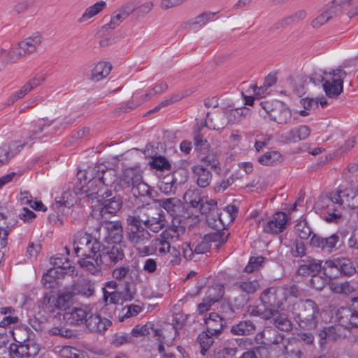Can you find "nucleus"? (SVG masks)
<instances>
[{
	"mask_svg": "<svg viewBox=\"0 0 358 358\" xmlns=\"http://www.w3.org/2000/svg\"><path fill=\"white\" fill-rule=\"evenodd\" d=\"M276 290L274 288H268L263 292L260 299L263 306H257L252 308L250 314L259 316L264 320H273V325L283 331H289L292 329V324L287 316L275 309L280 308L279 304H275V299Z\"/></svg>",
	"mask_w": 358,
	"mask_h": 358,
	"instance_id": "1",
	"label": "nucleus"
},
{
	"mask_svg": "<svg viewBox=\"0 0 358 358\" xmlns=\"http://www.w3.org/2000/svg\"><path fill=\"white\" fill-rule=\"evenodd\" d=\"M73 245L77 257H81L79 265L87 271L84 262H94L102 243L90 234L78 231L73 236Z\"/></svg>",
	"mask_w": 358,
	"mask_h": 358,
	"instance_id": "2",
	"label": "nucleus"
},
{
	"mask_svg": "<svg viewBox=\"0 0 358 358\" xmlns=\"http://www.w3.org/2000/svg\"><path fill=\"white\" fill-rule=\"evenodd\" d=\"M122 189L131 193L136 198L151 195V188L143 180L142 171L138 167H129L123 170L115 192Z\"/></svg>",
	"mask_w": 358,
	"mask_h": 358,
	"instance_id": "3",
	"label": "nucleus"
},
{
	"mask_svg": "<svg viewBox=\"0 0 358 358\" xmlns=\"http://www.w3.org/2000/svg\"><path fill=\"white\" fill-rule=\"evenodd\" d=\"M124 257V252L120 245L105 247L102 245L94 262L85 263L87 271L94 275H101L103 268L111 267Z\"/></svg>",
	"mask_w": 358,
	"mask_h": 358,
	"instance_id": "4",
	"label": "nucleus"
},
{
	"mask_svg": "<svg viewBox=\"0 0 358 358\" xmlns=\"http://www.w3.org/2000/svg\"><path fill=\"white\" fill-rule=\"evenodd\" d=\"M292 313L299 327L304 329H315L317 325L319 308L310 299L299 300L292 306Z\"/></svg>",
	"mask_w": 358,
	"mask_h": 358,
	"instance_id": "5",
	"label": "nucleus"
},
{
	"mask_svg": "<svg viewBox=\"0 0 358 358\" xmlns=\"http://www.w3.org/2000/svg\"><path fill=\"white\" fill-rule=\"evenodd\" d=\"M94 171V169L92 167H88L85 171L83 185L80 187V191L92 200L96 199L98 202L111 196L112 190L102 184Z\"/></svg>",
	"mask_w": 358,
	"mask_h": 358,
	"instance_id": "6",
	"label": "nucleus"
},
{
	"mask_svg": "<svg viewBox=\"0 0 358 358\" xmlns=\"http://www.w3.org/2000/svg\"><path fill=\"white\" fill-rule=\"evenodd\" d=\"M261 342L266 348L280 357L287 352V348L292 345L291 341L283 334L271 327L265 328L260 334Z\"/></svg>",
	"mask_w": 358,
	"mask_h": 358,
	"instance_id": "7",
	"label": "nucleus"
},
{
	"mask_svg": "<svg viewBox=\"0 0 358 358\" xmlns=\"http://www.w3.org/2000/svg\"><path fill=\"white\" fill-rule=\"evenodd\" d=\"M323 271L332 278H336L338 274L351 276L355 273L356 268L350 259L337 257L327 260L323 265Z\"/></svg>",
	"mask_w": 358,
	"mask_h": 358,
	"instance_id": "8",
	"label": "nucleus"
},
{
	"mask_svg": "<svg viewBox=\"0 0 358 358\" xmlns=\"http://www.w3.org/2000/svg\"><path fill=\"white\" fill-rule=\"evenodd\" d=\"M262 108L269 116L271 120L280 124H286L292 118L289 108L280 101H265L260 103Z\"/></svg>",
	"mask_w": 358,
	"mask_h": 358,
	"instance_id": "9",
	"label": "nucleus"
},
{
	"mask_svg": "<svg viewBox=\"0 0 358 358\" xmlns=\"http://www.w3.org/2000/svg\"><path fill=\"white\" fill-rule=\"evenodd\" d=\"M125 235L128 241L134 247L143 246L150 241V233L142 224L127 221Z\"/></svg>",
	"mask_w": 358,
	"mask_h": 358,
	"instance_id": "10",
	"label": "nucleus"
},
{
	"mask_svg": "<svg viewBox=\"0 0 358 358\" xmlns=\"http://www.w3.org/2000/svg\"><path fill=\"white\" fill-rule=\"evenodd\" d=\"M73 297L71 291L59 292L57 295L45 294L43 303L45 308L50 312H52L55 309L64 310L66 312L71 308L69 306V304Z\"/></svg>",
	"mask_w": 358,
	"mask_h": 358,
	"instance_id": "11",
	"label": "nucleus"
},
{
	"mask_svg": "<svg viewBox=\"0 0 358 358\" xmlns=\"http://www.w3.org/2000/svg\"><path fill=\"white\" fill-rule=\"evenodd\" d=\"M332 76V80L325 81L322 86L329 98H336L343 92V79L346 76V73L339 68L333 71Z\"/></svg>",
	"mask_w": 358,
	"mask_h": 358,
	"instance_id": "12",
	"label": "nucleus"
},
{
	"mask_svg": "<svg viewBox=\"0 0 358 358\" xmlns=\"http://www.w3.org/2000/svg\"><path fill=\"white\" fill-rule=\"evenodd\" d=\"M338 320L347 328H358V297L352 300L350 308H341L336 313Z\"/></svg>",
	"mask_w": 358,
	"mask_h": 358,
	"instance_id": "13",
	"label": "nucleus"
},
{
	"mask_svg": "<svg viewBox=\"0 0 358 358\" xmlns=\"http://www.w3.org/2000/svg\"><path fill=\"white\" fill-rule=\"evenodd\" d=\"M287 215L284 212L278 211L270 220L259 222V224L262 225L264 233L278 234L287 228Z\"/></svg>",
	"mask_w": 358,
	"mask_h": 358,
	"instance_id": "14",
	"label": "nucleus"
},
{
	"mask_svg": "<svg viewBox=\"0 0 358 358\" xmlns=\"http://www.w3.org/2000/svg\"><path fill=\"white\" fill-rule=\"evenodd\" d=\"M90 310L87 307L77 308L71 307L68 309V311L64 312L63 314L58 313L55 316L54 320H60L62 316L63 320L66 323L71 325H81L85 324Z\"/></svg>",
	"mask_w": 358,
	"mask_h": 358,
	"instance_id": "15",
	"label": "nucleus"
},
{
	"mask_svg": "<svg viewBox=\"0 0 358 358\" xmlns=\"http://www.w3.org/2000/svg\"><path fill=\"white\" fill-rule=\"evenodd\" d=\"M101 226L106 231L105 237L108 243L120 245L123 238V228L120 221H103Z\"/></svg>",
	"mask_w": 358,
	"mask_h": 358,
	"instance_id": "16",
	"label": "nucleus"
},
{
	"mask_svg": "<svg viewBox=\"0 0 358 358\" xmlns=\"http://www.w3.org/2000/svg\"><path fill=\"white\" fill-rule=\"evenodd\" d=\"M310 129L306 125L294 127L278 136L279 141L285 144L296 143L306 139L310 134Z\"/></svg>",
	"mask_w": 358,
	"mask_h": 358,
	"instance_id": "17",
	"label": "nucleus"
},
{
	"mask_svg": "<svg viewBox=\"0 0 358 358\" xmlns=\"http://www.w3.org/2000/svg\"><path fill=\"white\" fill-rule=\"evenodd\" d=\"M94 169V171L97 177L100 179L102 184L110 189L117 184V176L115 169L106 167L104 164H97L92 167Z\"/></svg>",
	"mask_w": 358,
	"mask_h": 358,
	"instance_id": "18",
	"label": "nucleus"
},
{
	"mask_svg": "<svg viewBox=\"0 0 358 358\" xmlns=\"http://www.w3.org/2000/svg\"><path fill=\"white\" fill-rule=\"evenodd\" d=\"M10 350L15 358H34L39 352L38 345L32 341L20 344L11 343Z\"/></svg>",
	"mask_w": 358,
	"mask_h": 358,
	"instance_id": "19",
	"label": "nucleus"
},
{
	"mask_svg": "<svg viewBox=\"0 0 358 358\" xmlns=\"http://www.w3.org/2000/svg\"><path fill=\"white\" fill-rule=\"evenodd\" d=\"M101 203V207L99 210V215L97 214L98 210L94 209L92 211V216H94L98 218V216L103 217V214L109 213V214H115L117 210H120L122 206V199L119 195H111L109 197L103 199L101 201H98Z\"/></svg>",
	"mask_w": 358,
	"mask_h": 358,
	"instance_id": "20",
	"label": "nucleus"
},
{
	"mask_svg": "<svg viewBox=\"0 0 358 358\" xmlns=\"http://www.w3.org/2000/svg\"><path fill=\"white\" fill-rule=\"evenodd\" d=\"M221 110L227 126L238 124L243 119L250 115V110L246 107L240 108H222Z\"/></svg>",
	"mask_w": 358,
	"mask_h": 358,
	"instance_id": "21",
	"label": "nucleus"
},
{
	"mask_svg": "<svg viewBox=\"0 0 358 358\" xmlns=\"http://www.w3.org/2000/svg\"><path fill=\"white\" fill-rule=\"evenodd\" d=\"M351 3L348 0H332L326 4L323 10L329 15L331 20L338 17L343 14L350 11Z\"/></svg>",
	"mask_w": 358,
	"mask_h": 358,
	"instance_id": "22",
	"label": "nucleus"
},
{
	"mask_svg": "<svg viewBox=\"0 0 358 358\" xmlns=\"http://www.w3.org/2000/svg\"><path fill=\"white\" fill-rule=\"evenodd\" d=\"M73 296L80 295L84 297H90L95 293L94 282L86 278H80L72 285L71 290Z\"/></svg>",
	"mask_w": 358,
	"mask_h": 358,
	"instance_id": "23",
	"label": "nucleus"
},
{
	"mask_svg": "<svg viewBox=\"0 0 358 358\" xmlns=\"http://www.w3.org/2000/svg\"><path fill=\"white\" fill-rule=\"evenodd\" d=\"M224 290L221 287L210 288L201 303L198 305V311L203 314L208 311L211 306L220 300L223 296Z\"/></svg>",
	"mask_w": 358,
	"mask_h": 358,
	"instance_id": "24",
	"label": "nucleus"
},
{
	"mask_svg": "<svg viewBox=\"0 0 358 358\" xmlns=\"http://www.w3.org/2000/svg\"><path fill=\"white\" fill-rule=\"evenodd\" d=\"M322 264V261L308 257L305 259L301 260V264L297 270V273L301 276H312L319 274L321 270L323 269Z\"/></svg>",
	"mask_w": 358,
	"mask_h": 358,
	"instance_id": "25",
	"label": "nucleus"
},
{
	"mask_svg": "<svg viewBox=\"0 0 358 358\" xmlns=\"http://www.w3.org/2000/svg\"><path fill=\"white\" fill-rule=\"evenodd\" d=\"M111 324L112 322L108 319L102 318L90 311L85 325L92 332L103 334Z\"/></svg>",
	"mask_w": 358,
	"mask_h": 358,
	"instance_id": "26",
	"label": "nucleus"
},
{
	"mask_svg": "<svg viewBox=\"0 0 358 358\" xmlns=\"http://www.w3.org/2000/svg\"><path fill=\"white\" fill-rule=\"evenodd\" d=\"M157 202L160 207L173 217L180 216L184 210L182 202L176 197L159 199L157 200Z\"/></svg>",
	"mask_w": 358,
	"mask_h": 358,
	"instance_id": "27",
	"label": "nucleus"
},
{
	"mask_svg": "<svg viewBox=\"0 0 358 358\" xmlns=\"http://www.w3.org/2000/svg\"><path fill=\"white\" fill-rule=\"evenodd\" d=\"M43 42V36L38 32L25 38L17 44L18 49L22 50L24 55L34 53Z\"/></svg>",
	"mask_w": 358,
	"mask_h": 358,
	"instance_id": "28",
	"label": "nucleus"
},
{
	"mask_svg": "<svg viewBox=\"0 0 358 358\" xmlns=\"http://www.w3.org/2000/svg\"><path fill=\"white\" fill-rule=\"evenodd\" d=\"M206 330L210 335L220 334L226 327L224 319L216 313H210L208 317L204 319Z\"/></svg>",
	"mask_w": 358,
	"mask_h": 358,
	"instance_id": "29",
	"label": "nucleus"
},
{
	"mask_svg": "<svg viewBox=\"0 0 358 358\" xmlns=\"http://www.w3.org/2000/svg\"><path fill=\"white\" fill-rule=\"evenodd\" d=\"M193 178L196 180L197 185L204 188L208 187L212 180V173L202 164H197L192 168Z\"/></svg>",
	"mask_w": 358,
	"mask_h": 358,
	"instance_id": "30",
	"label": "nucleus"
},
{
	"mask_svg": "<svg viewBox=\"0 0 358 358\" xmlns=\"http://www.w3.org/2000/svg\"><path fill=\"white\" fill-rule=\"evenodd\" d=\"M231 332L237 336H249L255 334L256 325L253 321L245 320L240 321L238 324L231 327Z\"/></svg>",
	"mask_w": 358,
	"mask_h": 358,
	"instance_id": "31",
	"label": "nucleus"
},
{
	"mask_svg": "<svg viewBox=\"0 0 358 358\" xmlns=\"http://www.w3.org/2000/svg\"><path fill=\"white\" fill-rule=\"evenodd\" d=\"M112 69V66L106 62H100L95 64L91 71L90 80L98 82L108 76Z\"/></svg>",
	"mask_w": 358,
	"mask_h": 358,
	"instance_id": "32",
	"label": "nucleus"
},
{
	"mask_svg": "<svg viewBox=\"0 0 358 358\" xmlns=\"http://www.w3.org/2000/svg\"><path fill=\"white\" fill-rule=\"evenodd\" d=\"M206 127L213 130L224 129L227 125L222 110H217L213 114L208 113L204 124Z\"/></svg>",
	"mask_w": 358,
	"mask_h": 358,
	"instance_id": "33",
	"label": "nucleus"
},
{
	"mask_svg": "<svg viewBox=\"0 0 358 358\" xmlns=\"http://www.w3.org/2000/svg\"><path fill=\"white\" fill-rule=\"evenodd\" d=\"M185 232V228L182 226L179 221H173L172 224L166 228L162 234L169 241L178 240Z\"/></svg>",
	"mask_w": 358,
	"mask_h": 358,
	"instance_id": "34",
	"label": "nucleus"
},
{
	"mask_svg": "<svg viewBox=\"0 0 358 358\" xmlns=\"http://www.w3.org/2000/svg\"><path fill=\"white\" fill-rule=\"evenodd\" d=\"M234 284L250 296H252L260 287L259 283L257 280H252L251 278L244 277H241Z\"/></svg>",
	"mask_w": 358,
	"mask_h": 358,
	"instance_id": "35",
	"label": "nucleus"
},
{
	"mask_svg": "<svg viewBox=\"0 0 358 358\" xmlns=\"http://www.w3.org/2000/svg\"><path fill=\"white\" fill-rule=\"evenodd\" d=\"M232 301L234 306L239 309L244 307L250 301L251 296L243 292L236 285H232Z\"/></svg>",
	"mask_w": 358,
	"mask_h": 358,
	"instance_id": "36",
	"label": "nucleus"
},
{
	"mask_svg": "<svg viewBox=\"0 0 358 358\" xmlns=\"http://www.w3.org/2000/svg\"><path fill=\"white\" fill-rule=\"evenodd\" d=\"M229 234H227L224 231H220V229L217 231L208 234L204 236V238L209 244H211V248L218 249L219 247L227 242Z\"/></svg>",
	"mask_w": 358,
	"mask_h": 358,
	"instance_id": "37",
	"label": "nucleus"
},
{
	"mask_svg": "<svg viewBox=\"0 0 358 358\" xmlns=\"http://www.w3.org/2000/svg\"><path fill=\"white\" fill-rule=\"evenodd\" d=\"M201 162H203L206 166H210L211 169L216 173H219L221 171L220 164L218 159V157L215 152H206V154H200Z\"/></svg>",
	"mask_w": 358,
	"mask_h": 358,
	"instance_id": "38",
	"label": "nucleus"
},
{
	"mask_svg": "<svg viewBox=\"0 0 358 358\" xmlns=\"http://www.w3.org/2000/svg\"><path fill=\"white\" fill-rule=\"evenodd\" d=\"M151 206L146 205L138 207L131 215H128L127 221H131L139 224H143L147 219V215Z\"/></svg>",
	"mask_w": 358,
	"mask_h": 358,
	"instance_id": "39",
	"label": "nucleus"
},
{
	"mask_svg": "<svg viewBox=\"0 0 358 358\" xmlns=\"http://www.w3.org/2000/svg\"><path fill=\"white\" fill-rule=\"evenodd\" d=\"M106 6V3L103 1H101L96 2L94 5L88 7L83 15L79 18V22H84L89 19L93 17L98 13H99L101 10H103Z\"/></svg>",
	"mask_w": 358,
	"mask_h": 358,
	"instance_id": "40",
	"label": "nucleus"
},
{
	"mask_svg": "<svg viewBox=\"0 0 358 358\" xmlns=\"http://www.w3.org/2000/svg\"><path fill=\"white\" fill-rule=\"evenodd\" d=\"M207 331L200 333L196 338V343H198L201 348V354L205 355L210 346L214 343V338Z\"/></svg>",
	"mask_w": 358,
	"mask_h": 358,
	"instance_id": "41",
	"label": "nucleus"
},
{
	"mask_svg": "<svg viewBox=\"0 0 358 358\" xmlns=\"http://www.w3.org/2000/svg\"><path fill=\"white\" fill-rule=\"evenodd\" d=\"M216 13L213 12H204L202 13L194 18L189 20L185 22L183 25L185 28L192 25L199 24L200 26L206 24L208 21L213 19Z\"/></svg>",
	"mask_w": 358,
	"mask_h": 358,
	"instance_id": "42",
	"label": "nucleus"
},
{
	"mask_svg": "<svg viewBox=\"0 0 358 358\" xmlns=\"http://www.w3.org/2000/svg\"><path fill=\"white\" fill-rule=\"evenodd\" d=\"M141 310L142 308L138 305L125 306L119 312L118 320L120 322H123L126 319L136 316Z\"/></svg>",
	"mask_w": 358,
	"mask_h": 358,
	"instance_id": "43",
	"label": "nucleus"
},
{
	"mask_svg": "<svg viewBox=\"0 0 358 358\" xmlns=\"http://www.w3.org/2000/svg\"><path fill=\"white\" fill-rule=\"evenodd\" d=\"M166 224V221L165 219V216L162 211L159 212V215L155 217V218L151 220V222L148 225L146 229L149 231H151L154 233H158L163 228L165 227Z\"/></svg>",
	"mask_w": 358,
	"mask_h": 358,
	"instance_id": "44",
	"label": "nucleus"
},
{
	"mask_svg": "<svg viewBox=\"0 0 358 358\" xmlns=\"http://www.w3.org/2000/svg\"><path fill=\"white\" fill-rule=\"evenodd\" d=\"M151 242L155 252L158 251L160 254H166L170 252V243L168 239L163 237L162 234Z\"/></svg>",
	"mask_w": 358,
	"mask_h": 358,
	"instance_id": "45",
	"label": "nucleus"
},
{
	"mask_svg": "<svg viewBox=\"0 0 358 358\" xmlns=\"http://www.w3.org/2000/svg\"><path fill=\"white\" fill-rule=\"evenodd\" d=\"M63 272L61 268H50L43 275L42 281L45 286L48 288L54 287L53 283L56 281V278H59V275H62Z\"/></svg>",
	"mask_w": 358,
	"mask_h": 358,
	"instance_id": "46",
	"label": "nucleus"
},
{
	"mask_svg": "<svg viewBox=\"0 0 358 358\" xmlns=\"http://www.w3.org/2000/svg\"><path fill=\"white\" fill-rule=\"evenodd\" d=\"M46 79L47 75L45 73H38L22 87L27 92V94H28L35 87L43 85V83L46 80Z\"/></svg>",
	"mask_w": 358,
	"mask_h": 358,
	"instance_id": "47",
	"label": "nucleus"
},
{
	"mask_svg": "<svg viewBox=\"0 0 358 358\" xmlns=\"http://www.w3.org/2000/svg\"><path fill=\"white\" fill-rule=\"evenodd\" d=\"M199 201L196 208H199L201 214L206 215V216L217 209V202L213 199L208 200L203 198Z\"/></svg>",
	"mask_w": 358,
	"mask_h": 358,
	"instance_id": "48",
	"label": "nucleus"
},
{
	"mask_svg": "<svg viewBox=\"0 0 358 358\" xmlns=\"http://www.w3.org/2000/svg\"><path fill=\"white\" fill-rule=\"evenodd\" d=\"M202 199L200 197L199 189L196 188H190L184 194L185 201L189 203L192 208H197L199 201Z\"/></svg>",
	"mask_w": 358,
	"mask_h": 358,
	"instance_id": "49",
	"label": "nucleus"
},
{
	"mask_svg": "<svg viewBox=\"0 0 358 358\" xmlns=\"http://www.w3.org/2000/svg\"><path fill=\"white\" fill-rule=\"evenodd\" d=\"M126 271L127 272L125 273V279H124L125 280V282H129L130 283L136 285L141 282L139 271L137 268L127 265Z\"/></svg>",
	"mask_w": 358,
	"mask_h": 358,
	"instance_id": "50",
	"label": "nucleus"
},
{
	"mask_svg": "<svg viewBox=\"0 0 358 358\" xmlns=\"http://www.w3.org/2000/svg\"><path fill=\"white\" fill-rule=\"evenodd\" d=\"M206 222L208 225L213 229H218L224 226L223 221L221 218V213H219L218 209L206 216Z\"/></svg>",
	"mask_w": 358,
	"mask_h": 358,
	"instance_id": "51",
	"label": "nucleus"
},
{
	"mask_svg": "<svg viewBox=\"0 0 358 358\" xmlns=\"http://www.w3.org/2000/svg\"><path fill=\"white\" fill-rule=\"evenodd\" d=\"M136 285L126 282L123 290L120 292L122 300L124 301H132L136 294Z\"/></svg>",
	"mask_w": 358,
	"mask_h": 358,
	"instance_id": "52",
	"label": "nucleus"
},
{
	"mask_svg": "<svg viewBox=\"0 0 358 358\" xmlns=\"http://www.w3.org/2000/svg\"><path fill=\"white\" fill-rule=\"evenodd\" d=\"M150 166L157 170H170L171 164L163 156H157L152 157V160L150 162Z\"/></svg>",
	"mask_w": 358,
	"mask_h": 358,
	"instance_id": "53",
	"label": "nucleus"
},
{
	"mask_svg": "<svg viewBox=\"0 0 358 358\" xmlns=\"http://www.w3.org/2000/svg\"><path fill=\"white\" fill-rule=\"evenodd\" d=\"M296 233L301 239H307L311 234V230L306 220H301L295 225Z\"/></svg>",
	"mask_w": 358,
	"mask_h": 358,
	"instance_id": "54",
	"label": "nucleus"
},
{
	"mask_svg": "<svg viewBox=\"0 0 358 358\" xmlns=\"http://www.w3.org/2000/svg\"><path fill=\"white\" fill-rule=\"evenodd\" d=\"M173 182L177 185L184 184L189 177L188 171L185 168H178L172 173Z\"/></svg>",
	"mask_w": 358,
	"mask_h": 358,
	"instance_id": "55",
	"label": "nucleus"
},
{
	"mask_svg": "<svg viewBox=\"0 0 358 358\" xmlns=\"http://www.w3.org/2000/svg\"><path fill=\"white\" fill-rule=\"evenodd\" d=\"M131 342H132V336L126 333H117L113 336L111 339V343L115 347Z\"/></svg>",
	"mask_w": 358,
	"mask_h": 358,
	"instance_id": "56",
	"label": "nucleus"
},
{
	"mask_svg": "<svg viewBox=\"0 0 358 358\" xmlns=\"http://www.w3.org/2000/svg\"><path fill=\"white\" fill-rule=\"evenodd\" d=\"M15 343L20 344L27 343L29 340V331L27 328H18L14 330L13 333Z\"/></svg>",
	"mask_w": 358,
	"mask_h": 358,
	"instance_id": "57",
	"label": "nucleus"
},
{
	"mask_svg": "<svg viewBox=\"0 0 358 358\" xmlns=\"http://www.w3.org/2000/svg\"><path fill=\"white\" fill-rule=\"evenodd\" d=\"M195 149L200 152V154H206L208 151L210 145L206 139L201 135L197 134L194 136Z\"/></svg>",
	"mask_w": 358,
	"mask_h": 358,
	"instance_id": "58",
	"label": "nucleus"
},
{
	"mask_svg": "<svg viewBox=\"0 0 358 358\" xmlns=\"http://www.w3.org/2000/svg\"><path fill=\"white\" fill-rule=\"evenodd\" d=\"M344 329L348 328L342 325L339 321L338 324L329 327V340L336 341L338 338L345 336L343 334Z\"/></svg>",
	"mask_w": 358,
	"mask_h": 358,
	"instance_id": "59",
	"label": "nucleus"
},
{
	"mask_svg": "<svg viewBox=\"0 0 358 358\" xmlns=\"http://www.w3.org/2000/svg\"><path fill=\"white\" fill-rule=\"evenodd\" d=\"M280 155L278 152H269L259 158V162L263 165H271L278 161Z\"/></svg>",
	"mask_w": 358,
	"mask_h": 358,
	"instance_id": "60",
	"label": "nucleus"
},
{
	"mask_svg": "<svg viewBox=\"0 0 358 358\" xmlns=\"http://www.w3.org/2000/svg\"><path fill=\"white\" fill-rule=\"evenodd\" d=\"M34 2V0L20 1L13 6V10L17 15L22 14L33 6Z\"/></svg>",
	"mask_w": 358,
	"mask_h": 358,
	"instance_id": "61",
	"label": "nucleus"
},
{
	"mask_svg": "<svg viewBox=\"0 0 358 358\" xmlns=\"http://www.w3.org/2000/svg\"><path fill=\"white\" fill-rule=\"evenodd\" d=\"M187 0H161L159 8L162 10H169L183 5Z\"/></svg>",
	"mask_w": 358,
	"mask_h": 358,
	"instance_id": "62",
	"label": "nucleus"
},
{
	"mask_svg": "<svg viewBox=\"0 0 358 358\" xmlns=\"http://www.w3.org/2000/svg\"><path fill=\"white\" fill-rule=\"evenodd\" d=\"M263 257H252L250 259L248 264L245 267L244 271L246 273H252L259 269L263 263Z\"/></svg>",
	"mask_w": 358,
	"mask_h": 358,
	"instance_id": "63",
	"label": "nucleus"
},
{
	"mask_svg": "<svg viewBox=\"0 0 358 358\" xmlns=\"http://www.w3.org/2000/svg\"><path fill=\"white\" fill-rule=\"evenodd\" d=\"M152 326L153 324L151 323H147L143 326L137 325L132 329L130 334L132 337L146 336L150 334V330L152 329Z\"/></svg>",
	"mask_w": 358,
	"mask_h": 358,
	"instance_id": "64",
	"label": "nucleus"
}]
</instances>
